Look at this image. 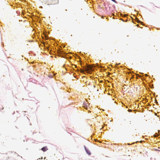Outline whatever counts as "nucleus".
<instances>
[{
	"label": "nucleus",
	"mask_w": 160,
	"mask_h": 160,
	"mask_svg": "<svg viewBox=\"0 0 160 160\" xmlns=\"http://www.w3.org/2000/svg\"><path fill=\"white\" fill-rule=\"evenodd\" d=\"M57 52L60 56L63 58L65 57L66 53L62 49H59Z\"/></svg>",
	"instance_id": "obj_1"
},
{
	"label": "nucleus",
	"mask_w": 160,
	"mask_h": 160,
	"mask_svg": "<svg viewBox=\"0 0 160 160\" xmlns=\"http://www.w3.org/2000/svg\"><path fill=\"white\" fill-rule=\"evenodd\" d=\"M84 147L85 150L86 152H87V153L89 155H91V153L90 151L88 148H87L85 147V146H84Z\"/></svg>",
	"instance_id": "obj_2"
},
{
	"label": "nucleus",
	"mask_w": 160,
	"mask_h": 160,
	"mask_svg": "<svg viewBox=\"0 0 160 160\" xmlns=\"http://www.w3.org/2000/svg\"><path fill=\"white\" fill-rule=\"evenodd\" d=\"M48 149L46 146L42 148L41 150L43 152H45Z\"/></svg>",
	"instance_id": "obj_3"
},
{
	"label": "nucleus",
	"mask_w": 160,
	"mask_h": 160,
	"mask_svg": "<svg viewBox=\"0 0 160 160\" xmlns=\"http://www.w3.org/2000/svg\"><path fill=\"white\" fill-rule=\"evenodd\" d=\"M160 135V134H158V133H156L154 135V137H156Z\"/></svg>",
	"instance_id": "obj_4"
},
{
	"label": "nucleus",
	"mask_w": 160,
	"mask_h": 160,
	"mask_svg": "<svg viewBox=\"0 0 160 160\" xmlns=\"http://www.w3.org/2000/svg\"><path fill=\"white\" fill-rule=\"evenodd\" d=\"M54 1L55 2L54 4L58 3V0H54Z\"/></svg>",
	"instance_id": "obj_5"
},
{
	"label": "nucleus",
	"mask_w": 160,
	"mask_h": 160,
	"mask_svg": "<svg viewBox=\"0 0 160 160\" xmlns=\"http://www.w3.org/2000/svg\"><path fill=\"white\" fill-rule=\"evenodd\" d=\"M83 69L84 70H85V71H86L88 70V68H86V67H83Z\"/></svg>",
	"instance_id": "obj_6"
},
{
	"label": "nucleus",
	"mask_w": 160,
	"mask_h": 160,
	"mask_svg": "<svg viewBox=\"0 0 160 160\" xmlns=\"http://www.w3.org/2000/svg\"><path fill=\"white\" fill-rule=\"evenodd\" d=\"M155 103H156L157 104V105H158V102L157 101V100H156V99H155Z\"/></svg>",
	"instance_id": "obj_7"
},
{
	"label": "nucleus",
	"mask_w": 160,
	"mask_h": 160,
	"mask_svg": "<svg viewBox=\"0 0 160 160\" xmlns=\"http://www.w3.org/2000/svg\"><path fill=\"white\" fill-rule=\"evenodd\" d=\"M113 2L116 3H117V1L115 0H111Z\"/></svg>",
	"instance_id": "obj_8"
},
{
	"label": "nucleus",
	"mask_w": 160,
	"mask_h": 160,
	"mask_svg": "<svg viewBox=\"0 0 160 160\" xmlns=\"http://www.w3.org/2000/svg\"><path fill=\"white\" fill-rule=\"evenodd\" d=\"M138 21H139V22H138L141 23H143L142 22L140 21L139 20H138Z\"/></svg>",
	"instance_id": "obj_9"
},
{
	"label": "nucleus",
	"mask_w": 160,
	"mask_h": 160,
	"mask_svg": "<svg viewBox=\"0 0 160 160\" xmlns=\"http://www.w3.org/2000/svg\"><path fill=\"white\" fill-rule=\"evenodd\" d=\"M128 110L129 112H131L132 110L131 109H128Z\"/></svg>",
	"instance_id": "obj_10"
},
{
	"label": "nucleus",
	"mask_w": 160,
	"mask_h": 160,
	"mask_svg": "<svg viewBox=\"0 0 160 160\" xmlns=\"http://www.w3.org/2000/svg\"><path fill=\"white\" fill-rule=\"evenodd\" d=\"M75 68H77V66L76 65H75Z\"/></svg>",
	"instance_id": "obj_11"
},
{
	"label": "nucleus",
	"mask_w": 160,
	"mask_h": 160,
	"mask_svg": "<svg viewBox=\"0 0 160 160\" xmlns=\"http://www.w3.org/2000/svg\"><path fill=\"white\" fill-rule=\"evenodd\" d=\"M39 8H42V6H40V7H39Z\"/></svg>",
	"instance_id": "obj_12"
},
{
	"label": "nucleus",
	"mask_w": 160,
	"mask_h": 160,
	"mask_svg": "<svg viewBox=\"0 0 160 160\" xmlns=\"http://www.w3.org/2000/svg\"><path fill=\"white\" fill-rule=\"evenodd\" d=\"M145 75L146 76H148V75H147V74H145Z\"/></svg>",
	"instance_id": "obj_13"
},
{
	"label": "nucleus",
	"mask_w": 160,
	"mask_h": 160,
	"mask_svg": "<svg viewBox=\"0 0 160 160\" xmlns=\"http://www.w3.org/2000/svg\"><path fill=\"white\" fill-rule=\"evenodd\" d=\"M148 105H149V106H150V104H148Z\"/></svg>",
	"instance_id": "obj_14"
},
{
	"label": "nucleus",
	"mask_w": 160,
	"mask_h": 160,
	"mask_svg": "<svg viewBox=\"0 0 160 160\" xmlns=\"http://www.w3.org/2000/svg\"><path fill=\"white\" fill-rule=\"evenodd\" d=\"M140 74H143V73H142V72H140Z\"/></svg>",
	"instance_id": "obj_15"
},
{
	"label": "nucleus",
	"mask_w": 160,
	"mask_h": 160,
	"mask_svg": "<svg viewBox=\"0 0 160 160\" xmlns=\"http://www.w3.org/2000/svg\"><path fill=\"white\" fill-rule=\"evenodd\" d=\"M158 132H160V131L159 130H158Z\"/></svg>",
	"instance_id": "obj_16"
},
{
	"label": "nucleus",
	"mask_w": 160,
	"mask_h": 160,
	"mask_svg": "<svg viewBox=\"0 0 160 160\" xmlns=\"http://www.w3.org/2000/svg\"><path fill=\"white\" fill-rule=\"evenodd\" d=\"M153 95H155V93H154L153 94Z\"/></svg>",
	"instance_id": "obj_17"
}]
</instances>
